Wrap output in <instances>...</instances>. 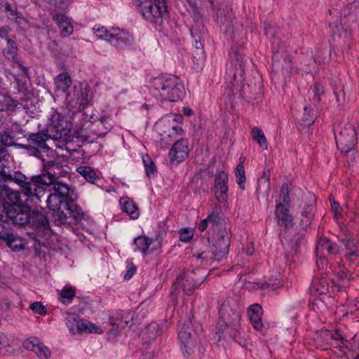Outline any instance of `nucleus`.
Returning a JSON list of instances; mask_svg holds the SVG:
<instances>
[{
  "label": "nucleus",
  "instance_id": "nucleus-9",
  "mask_svg": "<svg viewBox=\"0 0 359 359\" xmlns=\"http://www.w3.org/2000/svg\"><path fill=\"white\" fill-rule=\"evenodd\" d=\"M203 276L197 275L194 270L180 274L173 283L171 293L177 295L182 290L184 294L190 295L203 282Z\"/></svg>",
  "mask_w": 359,
  "mask_h": 359
},
{
  "label": "nucleus",
  "instance_id": "nucleus-20",
  "mask_svg": "<svg viewBox=\"0 0 359 359\" xmlns=\"http://www.w3.org/2000/svg\"><path fill=\"white\" fill-rule=\"evenodd\" d=\"M66 325L69 328L72 334L88 332L90 321L81 319H77L73 314H69L65 320Z\"/></svg>",
  "mask_w": 359,
  "mask_h": 359
},
{
  "label": "nucleus",
  "instance_id": "nucleus-16",
  "mask_svg": "<svg viewBox=\"0 0 359 359\" xmlns=\"http://www.w3.org/2000/svg\"><path fill=\"white\" fill-rule=\"evenodd\" d=\"M192 251L194 256H196L202 262H205L206 264H210L215 260H221L218 259L217 256H215L214 253L215 250L212 248V246L210 248L201 243H196L194 245Z\"/></svg>",
  "mask_w": 359,
  "mask_h": 359
},
{
  "label": "nucleus",
  "instance_id": "nucleus-61",
  "mask_svg": "<svg viewBox=\"0 0 359 359\" xmlns=\"http://www.w3.org/2000/svg\"><path fill=\"white\" fill-rule=\"evenodd\" d=\"M272 29H273V27L269 23L264 24V31H265V34L266 36H269V35L272 36L273 35V33L271 32Z\"/></svg>",
  "mask_w": 359,
  "mask_h": 359
},
{
  "label": "nucleus",
  "instance_id": "nucleus-51",
  "mask_svg": "<svg viewBox=\"0 0 359 359\" xmlns=\"http://www.w3.org/2000/svg\"><path fill=\"white\" fill-rule=\"evenodd\" d=\"M111 34V30L108 31L104 27L97 29L96 31V36L100 38H103L107 41V38H109V35Z\"/></svg>",
  "mask_w": 359,
  "mask_h": 359
},
{
  "label": "nucleus",
  "instance_id": "nucleus-44",
  "mask_svg": "<svg viewBox=\"0 0 359 359\" xmlns=\"http://www.w3.org/2000/svg\"><path fill=\"white\" fill-rule=\"evenodd\" d=\"M280 198L282 200L283 205L290 206L289 189L287 184H283L281 187Z\"/></svg>",
  "mask_w": 359,
  "mask_h": 359
},
{
  "label": "nucleus",
  "instance_id": "nucleus-53",
  "mask_svg": "<svg viewBox=\"0 0 359 359\" xmlns=\"http://www.w3.org/2000/svg\"><path fill=\"white\" fill-rule=\"evenodd\" d=\"M331 206L332 210L334 214V217H337L341 215V208L340 207L339 204L336 202L334 200L331 201Z\"/></svg>",
  "mask_w": 359,
  "mask_h": 359
},
{
  "label": "nucleus",
  "instance_id": "nucleus-59",
  "mask_svg": "<svg viewBox=\"0 0 359 359\" xmlns=\"http://www.w3.org/2000/svg\"><path fill=\"white\" fill-rule=\"evenodd\" d=\"M145 170H146V172H147V175L148 177H151V175H154L155 170H156L154 163H153L152 167H151V165L149 164L148 166L145 167Z\"/></svg>",
  "mask_w": 359,
  "mask_h": 359
},
{
  "label": "nucleus",
  "instance_id": "nucleus-3",
  "mask_svg": "<svg viewBox=\"0 0 359 359\" xmlns=\"http://www.w3.org/2000/svg\"><path fill=\"white\" fill-rule=\"evenodd\" d=\"M218 333L228 334L236 338L238 327L240 325L241 314L235 301L227 299L220 306L219 310ZM221 337V336H219Z\"/></svg>",
  "mask_w": 359,
  "mask_h": 359
},
{
  "label": "nucleus",
  "instance_id": "nucleus-54",
  "mask_svg": "<svg viewBox=\"0 0 359 359\" xmlns=\"http://www.w3.org/2000/svg\"><path fill=\"white\" fill-rule=\"evenodd\" d=\"M74 295L75 292L72 288L65 289L61 292V297L65 299H72Z\"/></svg>",
  "mask_w": 359,
  "mask_h": 359
},
{
  "label": "nucleus",
  "instance_id": "nucleus-29",
  "mask_svg": "<svg viewBox=\"0 0 359 359\" xmlns=\"http://www.w3.org/2000/svg\"><path fill=\"white\" fill-rule=\"evenodd\" d=\"M276 213L278 219L281 220L286 227L292 226V217L289 214V206L280 203L276 205Z\"/></svg>",
  "mask_w": 359,
  "mask_h": 359
},
{
  "label": "nucleus",
  "instance_id": "nucleus-45",
  "mask_svg": "<svg viewBox=\"0 0 359 359\" xmlns=\"http://www.w3.org/2000/svg\"><path fill=\"white\" fill-rule=\"evenodd\" d=\"M30 309L35 313H37V314H39L41 316H45L47 313L46 308L45 307V306H43L41 302H36L32 303L30 305Z\"/></svg>",
  "mask_w": 359,
  "mask_h": 359
},
{
  "label": "nucleus",
  "instance_id": "nucleus-36",
  "mask_svg": "<svg viewBox=\"0 0 359 359\" xmlns=\"http://www.w3.org/2000/svg\"><path fill=\"white\" fill-rule=\"evenodd\" d=\"M7 43V47L5 48L3 51L4 56L7 59L11 60L15 63H18V61L17 60L18 49L15 43L11 39H8Z\"/></svg>",
  "mask_w": 359,
  "mask_h": 359
},
{
  "label": "nucleus",
  "instance_id": "nucleus-56",
  "mask_svg": "<svg viewBox=\"0 0 359 359\" xmlns=\"http://www.w3.org/2000/svg\"><path fill=\"white\" fill-rule=\"evenodd\" d=\"M335 94H336L337 101V102H339V104H343L344 102V100H345V94L344 93V90L341 89L339 92L335 91Z\"/></svg>",
  "mask_w": 359,
  "mask_h": 359
},
{
  "label": "nucleus",
  "instance_id": "nucleus-60",
  "mask_svg": "<svg viewBox=\"0 0 359 359\" xmlns=\"http://www.w3.org/2000/svg\"><path fill=\"white\" fill-rule=\"evenodd\" d=\"M10 31H11V29L8 26H4V27L0 28V36L1 38L6 37Z\"/></svg>",
  "mask_w": 359,
  "mask_h": 359
},
{
  "label": "nucleus",
  "instance_id": "nucleus-49",
  "mask_svg": "<svg viewBox=\"0 0 359 359\" xmlns=\"http://www.w3.org/2000/svg\"><path fill=\"white\" fill-rule=\"evenodd\" d=\"M53 20L55 22L58 27H61L63 24L69 22V18L62 13H52Z\"/></svg>",
  "mask_w": 359,
  "mask_h": 359
},
{
  "label": "nucleus",
  "instance_id": "nucleus-55",
  "mask_svg": "<svg viewBox=\"0 0 359 359\" xmlns=\"http://www.w3.org/2000/svg\"><path fill=\"white\" fill-rule=\"evenodd\" d=\"M118 325L115 323H111L109 324V327H104V330L109 334H116V332L118 331Z\"/></svg>",
  "mask_w": 359,
  "mask_h": 359
},
{
  "label": "nucleus",
  "instance_id": "nucleus-52",
  "mask_svg": "<svg viewBox=\"0 0 359 359\" xmlns=\"http://www.w3.org/2000/svg\"><path fill=\"white\" fill-rule=\"evenodd\" d=\"M88 333L101 334L103 333V330L100 327L90 322Z\"/></svg>",
  "mask_w": 359,
  "mask_h": 359
},
{
  "label": "nucleus",
  "instance_id": "nucleus-6",
  "mask_svg": "<svg viewBox=\"0 0 359 359\" xmlns=\"http://www.w3.org/2000/svg\"><path fill=\"white\" fill-rule=\"evenodd\" d=\"M136 4L143 17L151 23L160 25L168 15L165 1L136 0Z\"/></svg>",
  "mask_w": 359,
  "mask_h": 359
},
{
  "label": "nucleus",
  "instance_id": "nucleus-43",
  "mask_svg": "<svg viewBox=\"0 0 359 359\" xmlns=\"http://www.w3.org/2000/svg\"><path fill=\"white\" fill-rule=\"evenodd\" d=\"M316 266L319 271H321L324 273H329L330 267L328 265L327 261L325 259L323 255L317 256Z\"/></svg>",
  "mask_w": 359,
  "mask_h": 359
},
{
  "label": "nucleus",
  "instance_id": "nucleus-46",
  "mask_svg": "<svg viewBox=\"0 0 359 359\" xmlns=\"http://www.w3.org/2000/svg\"><path fill=\"white\" fill-rule=\"evenodd\" d=\"M56 10H65L68 7V0H47Z\"/></svg>",
  "mask_w": 359,
  "mask_h": 359
},
{
  "label": "nucleus",
  "instance_id": "nucleus-15",
  "mask_svg": "<svg viewBox=\"0 0 359 359\" xmlns=\"http://www.w3.org/2000/svg\"><path fill=\"white\" fill-rule=\"evenodd\" d=\"M225 224L219 213L212 212L205 219L199 222L198 229L201 232L207 231L209 233L211 231L212 233H215Z\"/></svg>",
  "mask_w": 359,
  "mask_h": 359
},
{
  "label": "nucleus",
  "instance_id": "nucleus-8",
  "mask_svg": "<svg viewBox=\"0 0 359 359\" xmlns=\"http://www.w3.org/2000/svg\"><path fill=\"white\" fill-rule=\"evenodd\" d=\"M46 132L50 138L60 142L64 143L70 140L69 123L57 113L52 115Z\"/></svg>",
  "mask_w": 359,
  "mask_h": 359
},
{
  "label": "nucleus",
  "instance_id": "nucleus-42",
  "mask_svg": "<svg viewBox=\"0 0 359 359\" xmlns=\"http://www.w3.org/2000/svg\"><path fill=\"white\" fill-rule=\"evenodd\" d=\"M313 93V100L314 103H318L321 98V95L324 94V88L320 83H316L311 89Z\"/></svg>",
  "mask_w": 359,
  "mask_h": 359
},
{
  "label": "nucleus",
  "instance_id": "nucleus-23",
  "mask_svg": "<svg viewBox=\"0 0 359 359\" xmlns=\"http://www.w3.org/2000/svg\"><path fill=\"white\" fill-rule=\"evenodd\" d=\"M337 252V245L332 243L330 239L324 237L319 239L316 246V256H324L325 252L330 255H335Z\"/></svg>",
  "mask_w": 359,
  "mask_h": 359
},
{
  "label": "nucleus",
  "instance_id": "nucleus-4",
  "mask_svg": "<svg viewBox=\"0 0 359 359\" xmlns=\"http://www.w3.org/2000/svg\"><path fill=\"white\" fill-rule=\"evenodd\" d=\"M152 87L154 96L163 101L177 102L184 95V86L175 76L155 78Z\"/></svg>",
  "mask_w": 359,
  "mask_h": 359
},
{
  "label": "nucleus",
  "instance_id": "nucleus-17",
  "mask_svg": "<svg viewBox=\"0 0 359 359\" xmlns=\"http://www.w3.org/2000/svg\"><path fill=\"white\" fill-rule=\"evenodd\" d=\"M189 149L188 141L185 139H180L175 143L169 152L170 159L172 162L180 163L184 160L189 154Z\"/></svg>",
  "mask_w": 359,
  "mask_h": 359
},
{
  "label": "nucleus",
  "instance_id": "nucleus-24",
  "mask_svg": "<svg viewBox=\"0 0 359 359\" xmlns=\"http://www.w3.org/2000/svg\"><path fill=\"white\" fill-rule=\"evenodd\" d=\"M248 313L253 327L257 330H260L263 327L261 318L262 314V306L257 304H253L249 307Z\"/></svg>",
  "mask_w": 359,
  "mask_h": 359
},
{
  "label": "nucleus",
  "instance_id": "nucleus-64",
  "mask_svg": "<svg viewBox=\"0 0 359 359\" xmlns=\"http://www.w3.org/2000/svg\"><path fill=\"white\" fill-rule=\"evenodd\" d=\"M135 271V267H132V268L129 269L124 276L125 279H130L134 275Z\"/></svg>",
  "mask_w": 359,
  "mask_h": 359
},
{
  "label": "nucleus",
  "instance_id": "nucleus-7",
  "mask_svg": "<svg viewBox=\"0 0 359 359\" xmlns=\"http://www.w3.org/2000/svg\"><path fill=\"white\" fill-rule=\"evenodd\" d=\"M10 202L11 203L4 205V209L8 219L13 224L18 226H24L29 224L31 208L21 200L20 193L19 192L18 201Z\"/></svg>",
  "mask_w": 359,
  "mask_h": 359
},
{
  "label": "nucleus",
  "instance_id": "nucleus-40",
  "mask_svg": "<svg viewBox=\"0 0 359 359\" xmlns=\"http://www.w3.org/2000/svg\"><path fill=\"white\" fill-rule=\"evenodd\" d=\"M231 65L234 66L235 69L243 70L244 68V63L243 60V55L238 51H233L230 53Z\"/></svg>",
  "mask_w": 359,
  "mask_h": 359
},
{
  "label": "nucleus",
  "instance_id": "nucleus-35",
  "mask_svg": "<svg viewBox=\"0 0 359 359\" xmlns=\"http://www.w3.org/2000/svg\"><path fill=\"white\" fill-rule=\"evenodd\" d=\"M252 138L257 142L259 146L263 149H268V142L264 132L259 128L255 127L251 130Z\"/></svg>",
  "mask_w": 359,
  "mask_h": 359
},
{
  "label": "nucleus",
  "instance_id": "nucleus-50",
  "mask_svg": "<svg viewBox=\"0 0 359 359\" xmlns=\"http://www.w3.org/2000/svg\"><path fill=\"white\" fill-rule=\"evenodd\" d=\"M59 28L61 29V36L63 37H67L73 32V26L69 21L63 24V25L59 27Z\"/></svg>",
  "mask_w": 359,
  "mask_h": 359
},
{
  "label": "nucleus",
  "instance_id": "nucleus-18",
  "mask_svg": "<svg viewBox=\"0 0 359 359\" xmlns=\"http://www.w3.org/2000/svg\"><path fill=\"white\" fill-rule=\"evenodd\" d=\"M134 243L144 255L156 250L161 247V240L159 238L153 240L147 236H139L134 240Z\"/></svg>",
  "mask_w": 359,
  "mask_h": 359
},
{
  "label": "nucleus",
  "instance_id": "nucleus-34",
  "mask_svg": "<svg viewBox=\"0 0 359 359\" xmlns=\"http://www.w3.org/2000/svg\"><path fill=\"white\" fill-rule=\"evenodd\" d=\"M56 88L65 92L72 84V79L67 73H61L55 79Z\"/></svg>",
  "mask_w": 359,
  "mask_h": 359
},
{
  "label": "nucleus",
  "instance_id": "nucleus-38",
  "mask_svg": "<svg viewBox=\"0 0 359 359\" xmlns=\"http://www.w3.org/2000/svg\"><path fill=\"white\" fill-rule=\"evenodd\" d=\"M13 353V348L9 343L7 337L0 334V355H11Z\"/></svg>",
  "mask_w": 359,
  "mask_h": 359
},
{
  "label": "nucleus",
  "instance_id": "nucleus-47",
  "mask_svg": "<svg viewBox=\"0 0 359 359\" xmlns=\"http://www.w3.org/2000/svg\"><path fill=\"white\" fill-rule=\"evenodd\" d=\"M9 154L4 147H0V168H4L8 163Z\"/></svg>",
  "mask_w": 359,
  "mask_h": 359
},
{
  "label": "nucleus",
  "instance_id": "nucleus-1",
  "mask_svg": "<svg viewBox=\"0 0 359 359\" xmlns=\"http://www.w3.org/2000/svg\"><path fill=\"white\" fill-rule=\"evenodd\" d=\"M44 172L32 177L27 181L28 196L35 197L41 201L47 195V187L57 184H65L60 180L61 177H67L69 175L63 166L54 161H48L43 164Z\"/></svg>",
  "mask_w": 359,
  "mask_h": 359
},
{
  "label": "nucleus",
  "instance_id": "nucleus-13",
  "mask_svg": "<svg viewBox=\"0 0 359 359\" xmlns=\"http://www.w3.org/2000/svg\"><path fill=\"white\" fill-rule=\"evenodd\" d=\"M228 189L227 174L221 171L215 175L214 184L215 195L218 202L222 203L226 201Z\"/></svg>",
  "mask_w": 359,
  "mask_h": 359
},
{
  "label": "nucleus",
  "instance_id": "nucleus-57",
  "mask_svg": "<svg viewBox=\"0 0 359 359\" xmlns=\"http://www.w3.org/2000/svg\"><path fill=\"white\" fill-rule=\"evenodd\" d=\"M243 253H245L248 256H250L254 252V247L252 243H248L246 247L242 251Z\"/></svg>",
  "mask_w": 359,
  "mask_h": 359
},
{
  "label": "nucleus",
  "instance_id": "nucleus-11",
  "mask_svg": "<svg viewBox=\"0 0 359 359\" xmlns=\"http://www.w3.org/2000/svg\"><path fill=\"white\" fill-rule=\"evenodd\" d=\"M335 138L338 149L346 154L351 151L357 143L355 128L349 123H346L341 128Z\"/></svg>",
  "mask_w": 359,
  "mask_h": 359
},
{
  "label": "nucleus",
  "instance_id": "nucleus-41",
  "mask_svg": "<svg viewBox=\"0 0 359 359\" xmlns=\"http://www.w3.org/2000/svg\"><path fill=\"white\" fill-rule=\"evenodd\" d=\"M316 119V116L312 113V109L308 107H304V113L301 119L302 124L304 126L312 125Z\"/></svg>",
  "mask_w": 359,
  "mask_h": 359
},
{
  "label": "nucleus",
  "instance_id": "nucleus-12",
  "mask_svg": "<svg viewBox=\"0 0 359 359\" xmlns=\"http://www.w3.org/2000/svg\"><path fill=\"white\" fill-rule=\"evenodd\" d=\"M213 233L212 248L215 250L214 253L218 259H222L228 254L230 245V236L226 224H225Z\"/></svg>",
  "mask_w": 359,
  "mask_h": 359
},
{
  "label": "nucleus",
  "instance_id": "nucleus-2",
  "mask_svg": "<svg viewBox=\"0 0 359 359\" xmlns=\"http://www.w3.org/2000/svg\"><path fill=\"white\" fill-rule=\"evenodd\" d=\"M53 190L54 193L48 194L46 203L55 222L61 225L66 223L67 218L72 214L67 201L70 188L67 184H57Z\"/></svg>",
  "mask_w": 359,
  "mask_h": 359
},
{
  "label": "nucleus",
  "instance_id": "nucleus-10",
  "mask_svg": "<svg viewBox=\"0 0 359 359\" xmlns=\"http://www.w3.org/2000/svg\"><path fill=\"white\" fill-rule=\"evenodd\" d=\"M179 338L188 354L200 352L198 332L193 329V323L191 320H187L183 323L179 332Z\"/></svg>",
  "mask_w": 359,
  "mask_h": 359
},
{
  "label": "nucleus",
  "instance_id": "nucleus-21",
  "mask_svg": "<svg viewBox=\"0 0 359 359\" xmlns=\"http://www.w3.org/2000/svg\"><path fill=\"white\" fill-rule=\"evenodd\" d=\"M23 346L27 350L34 352L40 359H49L50 357V349L42 343L27 339L24 341Z\"/></svg>",
  "mask_w": 359,
  "mask_h": 359
},
{
  "label": "nucleus",
  "instance_id": "nucleus-19",
  "mask_svg": "<svg viewBox=\"0 0 359 359\" xmlns=\"http://www.w3.org/2000/svg\"><path fill=\"white\" fill-rule=\"evenodd\" d=\"M111 45L121 48L123 46L129 45L133 42V37L129 33L120 30L119 29H112L111 34L109 35V38H107Z\"/></svg>",
  "mask_w": 359,
  "mask_h": 359
},
{
  "label": "nucleus",
  "instance_id": "nucleus-39",
  "mask_svg": "<svg viewBox=\"0 0 359 359\" xmlns=\"http://www.w3.org/2000/svg\"><path fill=\"white\" fill-rule=\"evenodd\" d=\"M235 176H236V180L237 184L239 185L240 188L244 190L245 189V182L246 180L245 175V169L242 164V162L240 163L236 168L235 170Z\"/></svg>",
  "mask_w": 359,
  "mask_h": 359
},
{
  "label": "nucleus",
  "instance_id": "nucleus-63",
  "mask_svg": "<svg viewBox=\"0 0 359 359\" xmlns=\"http://www.w3.org/2000/svg\"><path fill=\"white\" fill-rule=\"evenodd\" d=\"M313 287H315L316 290L318 291L320 294L325 293V292L327 290V287L323 284H322L320 287L313 285Z\"/></svg>",
  "mask_w": 359,
  "mask_h": 359
},
{
  "label": "nucleus",
  "instance_id": "nucleus-37",
  "mask_svg": "<svg viewBox=\"0 0 359 359\" xmlns=\"http://www.w3.org/2000/svg\"><path fill=\"white\" fill-rule=\"evenodd\" d=\"M77 172L81 175L86 180L91 183H95L97 176L95 171L90 167L81 166L77 168Z\"/></svg>",
  "mask_w": 359,
  "mask_h": 359
},
{
  "label": "nucleus",
  "instance_id": "nucleus-30",
  "mask_svg": "<svg viewBox=\"0 0 359 359\" xmlns=\"http://www.w3.org/2000/svg\"><path fill=\"white\" fill-rule=\"evenodd\" d=\"M121 209L127 212L131 218L137 219L139 217L140 212L135 203L129 198L124 197L120 200Z\"/></svg>",
  "mask_w": 359,
  "mask_h": 359
},
{
  "label": "nucleus",
  "instance_id": "nucleus-22",
  "mask_svg": "<svg viewBox=\"0 0 359 359\" xmlns=\"http://www.w3.org/2000/svg\"><path fill=\"white\" fill-rule=\"evenodd\" d=\"M0 240L5 242L13 251L18 252L25 248L24 243L20 237L13 233L1 232Z\"/></svg>",
  "mask_w": 359,
  "mask_h": 359
},
{
  "label": "nucleus",
  "instance_id": "nucleus-5",
  "mask_svg": "<svg viewBox=\"0 0 359 359\" xmlns=\"http://www.w3.org/2000/svg\"><path fill=\"white\" fill-rule=\"evenodd\" d=\"M13 182L21 189L22 193L28 196L27 177L19 171L0 170V200L16 202L19 199V191L9 188L4 182Z\"/></svg>",
  "mask_w": 359,
  "mask_h": 359
},
{
  "label": "nucleus",
  "instance_id": "nucleus-28",
  "mask_svg": "<svg viewBox=\"0 0 359 359\" xmlns=\"http://www.w3.org/2000/svg\"><path fill=\"white\" fill-rule=\"evenodd\" d=\"M304 241V235L302 233L294 234L285 244V250L288 255L293 256L297 254L300 245Z\"/></svg>",
  "mask_w": 359,
  "mask_h": 359
},
{
  "label": "nucleus",
  "instance_id": "nucleus-14",
  "mask_svg": "<svg viewBox=\"0 0 359 359\" xmlns=\"http://www.w3.org/2000/svg\"><path fill=\"white\" fill-rule=\"evenodd\" d=\"M48 135L45 133H33L29 135L27 139V144L22 147L27 149L32 150V152L36 154L41 151L48 150L49 147L46 144Z\"/></svg>",
  "mask_w": 359,
  "mask_h": 359
},
{
  "label": "nucleus",
  "instance_id": "nucleus-48",
  "mask_svg": "<svg viewBox=\"0 0 359 359\" xmlns=\"http://www.w3.org/2000/svg\"><path fill=\"white\" fill-rule=\"evenodd\" d=\"M194 236V232L191 229L184 228L182 229L180 231V239L183 242L189 241Z\"/></svg>",
  "mask_w": 359,
  "mask_h": 359
},
{
  "label": "nucleus",
  "instance_id": "nucleus-33",
  "mask_svg": "<svg viewBox=\"0 0 359 359\" xmlns=\"http://www.w3.org/2000/svg\"><path fill=\"white\" fill-rule=\"evenodd\" d=\"M313 216L314 208L311 205H308L302 211L299 216V224L303 229H306L311 224Z\"/></svg>",
  "mask_w": 359,
  "mask_h": 359
},
{
  "label": "nucleus",
  "instance_id": "nucleus-31",
  "mask_svg": "<svg viewBox=\"0 0 359 359\" xmlns=\"http://www.w3.org/2000/svg\"><path fill=\"white\" fill-rule=\"evenodd\" d=\"M345 249L347 259L351 262H355L359 256V248L356 243L353 240L347 239L345 243Z\"/></svg>",
  "mask_w": 359,
  "mask_h": 359
},
{
  "label": "nucleus",
  "instance_id": "nucleus-27",
  "mask_svg": "<svg viewBox=\"0 0 359 359\" xmlns=\"http://www.w3.org/2000/svg\"><path fill=\"white\" fill-rule=\"evenodd\" d=\"M162 330L159 324L156 323H151L142 332L141 337L145 341H151L154 340L159 334H161Z\"/></svg>",
  "mask_w": 359,
  "mask_h": 359
},
{
  "label": "nucleus",
  "instance_id": "nucleus-62",
  "mask_svg": "<svg viewBox=\"0 0 359 359\" xmlns=\"http://www.w3.org/2000/svg\"><path fill=\"white\" fill-rule=\"evenodd\" d=\"M257 288H262V289H266L268 287H271L272 290H274L276 288L275 285L273 284H269L268 283L259 284H257Z\"/></svg>",
  "mask_w": 359,
  "mask_h": 359
},
{
  "label": "nucleus",
  "instance_id": "nucleus-26",
  "mask_svg": "<svg viewBox=\"0 0 359 359\" xmlns=\"http://www.w3.org/2000/svg\"><path fill=\"white\" fill-rule=\"evenodd\" d=\"M30 223L39 230L46 229L49 226L46 217L37 210L30 212Z\"/></svg>",
  "mask_w": 359,
  "mask_h": 359
},
{
  "label": "nucleus",
  "instance_id": "nucleus-32",
  "mask_svg": "<svg viewBox=\"0 0 359 359\" xmlns=\"http://www.w3.org/2000/svg\"><path fill=\"white\" fill-rule=\"evenodd\" d=\"M257 192L264 196H268L270 192V175L269 172H264L259 180Z\"/></svg>",
  "mask_w": 359,
  "mask_h": 359
},
{
  "label": "nucleus",
  "instance_id": "nucleus-25",
  "mask_svg": "<svg viewBox=\"0 0 359 359\" xmlns=\"http://www.w3.org/2000/svg\"><path fill=\"white\" fill-rule=\"evenodd\" d=\"M243 97L252 103H259L261 100V87L259 86H243L241 90Z\"/></svg>",
  "mask_w": 359,
  "mask_h": 359
},
{
  "label": "nucleus",
  "instance_id": "nucleus-58",
  "mask_svg": "<svg viewBox=\"0 0 359 359\" xmlns=\"http://www.w3.org/2000/svg\"><path fill=\"white\" fill-rule=\"evenodd\" d=\"M194 46L198 50L199 53H203V46L201 41V37L198 36L195 39Z\"/></svg>",
  "mask_w": 359,
  "mask_h": 359
}]
</instances>
